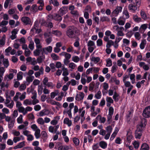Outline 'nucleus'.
<instances>
[{
  "label": "nucleus",
  "mask_w": 150,
  "mask_h": 150,
  "mask_svg": "<svg viewBox=\"0 0 150 150\" xmlns=\"http://www.w3.org/2000/svg\"><path fill=\"white\" fill-rule=\"evenodd\" d=\"M77 33V28L74 26H69L66 33L67 35L70 38H75Z\"/></svg>",
  "instance_id": "nucleus-1"
},
{
  "label": "nucleus",
  "mask_w": 150,
  "mask_h": 150,
  "mask_svg": "<svg viewBox=\"0 0 150 150\" xmlns=\"http://www.w3.org/2000/svg\"><path fill=\"white\" fill-rule=\"evenodd\" d=\"M135 3L132 2V4H130L128 6V10L134 13L140 7L142 0H135Z\"/></svg>",
  "instance_id": "nucleus-2"
},
{
  "label": "nucleus",
  "mask_w": 150,
  "mask_h": 150,
  "mask_svg": "<svg viewBox=\"0 0 150 150\" xmlns=\"http://www.w3.org/2000/svg\"><path fill=\"white\" fill-rule=\"evenodd\" d=\"M142 115L145 118H148L150 117V105L146 107L144 109Z\"/></svg>",
  "instance_id": "nucleus-3"
},
{
  "label": "nucleus",
  "mask_w": 150,
  "mask_h": 150,
  "mask_svg": "<svg viewBox=\"0 0 150 150\" xmlns=\"http://www.w3.org/2000/svg\"><path fill=\"white\" fill-rule=\"evenodd\" d=\"M22 21L24 23L25 25H32V23L30 18L28 17H23L21 19Z\"/></svg>",
  "instance_id": "nucleus-4"
},
{
  "label": "nucleus",
  "mask_w": 150,
  "mask_h": 150,
  "mask_svg": "<svg viewBox=\"0 0 150 150\" xmlns=\"http://www.w3.org/2000/svg\"><path fill=\"white\" fill-rule=\"evenodd\" d=\"M143 131L139 128L137 129L135 132V137L136 138L140 139L142 135Z\"/></svg>",
  "instance_id": "nucleus-5"
},
{
  "label": "nucleus",
  "mask_w": 150,
  "mask_h": 150,
  "mask_svg": "<svg viewBox=\"0 0 150 150\" xmlns=\"http://www.w3.org/2000/svg\"><path fill=\"white\" fill-rule=\"evenodd\" d=\"M62 16L60 14L59 15L57 13H54V20L60 22L62 19Z\"/></svg>",
  "instance_id": "nucleus-6"
},
{
  "label": "nucleus",
  "mask_w": 150,
  "mask_h": 150,
  "mask_svg": "<svg viewBox=\"0 0 150 150\" xmlns=\"http://www.w3.org/2000/svg\"><path fill=\"white\" fill-rule=\"evenodd\" d=\"M67 6H64L61 8H60L59 10L60 12V14L63 16L65 14L67 11Z\"/></svg>",
  "instance_id": "nucleus-7"
},
{
  "label": "nucleus",
  "mask_w": 150,
  "mask_h": 150,
  "mask_svg": "<svg viewBox=\"0 0 150 150\" xmlns=\"http://www.w3.org/2000/svg\"><path fill=\"white\" fill-rule=\"evenodd\" d=\"M54 118L55 119L52 120L51 122V124L53 125H56L58 123V121L60 119V116H56Z\"/></svg>",
  "instance_id": "nucleus-8"
},
{
  "label": "nucleus",
  "mask_w": 150,
  "mask_h": 150,
  "mask_svg": "<svg viewBox=\"0 0 150 150\" xmlns=\"http://www.w3.org/2000/svg\"><path fill=\"white\" fill-rule=\"evenodd\" d=\"M25 143L24 141L21 142L19 143L16 146H15L13 148L14 149L21 148L25 146Z\"/></svg>",
  "instance_id": "nucleus-9"
},
{
  "label": "nucleus",
  "mask_w": 150,
  "mask_h": 150,
  "mask_svg": "<svg viewBox=\"0 0 150 150\" xmlns=\"http://www.w3.org/2000/svg\"><path fill=\"white\" fill-rule=\"evenodd\" d=\"M149 145L146 143H144L142 145L140 150H149Z\"/></svg>",
  "instance_id": "nucleus-10"
},
{
  "label": "nucleus",
  "mask_w": 150,
  "mask_h": 150,
  "mask_svg": "<svg viewBox=\"0 0 150 150\" xmlns=\"http://www.w3.org/2000/svg\"><path fill=\"white\" fill-rule=\"evenodd\" d=\"M147 24H144L142 25L139 28V31L141 33H144L145 30L147 28Z\"/></svg>",
  "instance_id": "nucleus-11"
},
{
  "label": "nucleus",
  "mask_w": 150,
  "mask_h": 150,
  "mask_svg": "<svg viewBox=\"0 0 150 150\" xmlns=\"http://www.w3.org/2000/svg\"><path fill=\"white\" fill-rule=\"evenodd\" d=\"M42 138L44 142L46 141L47 138V135L46 132L45 131H42L41 132Z\"/></svg>",
  "instance_id": "nucleus-12"
},
{
  "label": "nucleus",
  "mask_w": 150,
  "mask_h": 150,
  "mask_svg": "<svg viewBox=\"0 0 150 150\" xmlns=\"http://www.w3.org/2000/svg\"><path fill=\"white\" fill-rule=\"evenodd\" d=\"M99 145L102 149H105L107 148V144L105 142L102 141L99 142Z\"/></svg>",
  "instance_id": "nucleus-13"
},
{
  "label": "nucleus",
  "mask_w": 150,
  "mask_h": 150,
  "mask_svg": "<svg viewBox=\"0 0 150 150\" xmlns=\"http://www.w3.org/2000/svg\"><path fill=\"white\" fill-rule=\"evenodd\" d=\"M50 4H52L54 6L57 7L59 5V2L57 0H50Z\"/></svg>",
  "instance_id": "nucleus-14"
},
{
  "label": "nucleus",
  "mask_w": 150,
  "mask_h": 150,
  "mask_svg": "<svg viewBox=\"0 0 150 150\" xmlns=\"http://www.w3.org/2000/svg\"><path fill=\"white\" fill-rule=\"evenodd\" d=\"M133 19L134 21L138 23L140 22L142 20L141 18L138 17L136 15H133Z\"/></svg>",
  "instance_id": "nucleus-15"
},
{
  "label": "nucleus",
  "mask_w": 150,
  "mask_h": 150,
  "mask_svg": "<svg viewBox=\"0 0 150 150\" xmlns=\"http://www.w3.org/2000/svg\"><path fill=\"white\" fill-rule=\"evenodd\" d=\"M100 21L102 22L105 21L109 22L110 21V19L107 16H103L100 17Z\"/></svg>",
  "instance_id": "nucleus-16"
},
{
  "label": "nucleus",
  "mask_w": 150,
  "mask_h": 150,
  "mask_svg": "<svg viewBox=\"0 0 150 150\" xmlns=\"http://www.w3.org/2000/svg\"><path fill=\"white\" fill-rule=\"evenodd\" d=\"M52 33L58 37L62 35L61 32L58 30H53L52 31Z\"/></svg>",
  "instance_id": "nucleus-17"
},
{
  "label": "nucleus",
  "mask_w": 150,
  "mask_h": 150,
  "mask_svg": "<svg viewBox=\"0 0 150 150\" xmlns=\"http://www.w3.org/2000/svg\"><path fill=\"white\" fill-rule=\"evenodd\" d=\"M35 131V132L34 135L36 138V139H38L40 136V130L39 129H36Z\"/></svg>",
  "instance_id": "nucleus-18"
},
{
  "label": "nucleus",
  "mask_w": 150,
  "mask_h": 150,
  "mask_svg": "<svg viewBox=\"0 0 150 150\" xmlns=\"http://www.w3.org/2000/svg\"><path fill=\"white\" fill-rule=\"evenodd\" d=\"M100 58L98 57H93L91 59V61L93 62L95 64H96L100 61Z\"/></svg>",
  "instance_id": "nucleus-19"
},
{
  "label": "nucleus",
  "mask_w": 150,
  "mask_h": 150,
  "mask_svg": "<svg viewBox=\"0 0 150 150\" xmlns=\"http://www.w3.org/2000/svg\"><path fill=\"white\" fill-rule=\"evenodd\" d=\"M119 96V94L115 92L114 93V95L112 97L114 99L115 102H117L119 100L118 97Z\"/></svg>",
  "instance_id": "nucleus-20"
},
{
  "label": "nucleus",
  "mask_w": 150,
  "mask_h": 150,
  "mask_svg": "<svg viewBox=\"0 0 150 150\" xmlns=\"http://www.w3.org/2000/svg\"><path fill=\"white\" fill-rule=\"evenodd\" d=\"M88 47H94L96 48V46L95 45L94 42L91 40L88 41L87 44Z\"/></svg>",
  "instance_id": "nucleus-21"
},
{
  "label": "nucleus",
  "mask_w": 150,
  "mask_h": 150,
  "mask_svg": "<svg viewBox=\"0 0 150 150\" xmlns=\"http://www.w3.org/2000/svg\"><path fill=\"white\" fill-rule=\"evenodd\" d=\"M41 51V50L36 49L33 52L34 55L35 56H39Z\"/></svg>",
  "instance_id": "nucleus-22"
},
{
  "label": "nucleus",
  "mask_w": 150,
  "mask_h": 150,
  "mask_svg": "<svg viewBox=\"0 0 150 150\" xmlns=\"http://www.w3.org/2000/svg\"><path fill=\"white\" fill-rule=\"evenodd\" d=\"M31 11L34 13L35 12L37 11V6L36 4L33 5L30 8Z\"/></svg>",
  "instance_id": "nucleus-23"
},
{
  "label": "nucleus",
  "mask_w": 150,
  "mask_h": 150,
  "mask_svg": "<svg viewBox=\"0 0 150 150\" xmlns=\"http://www.w3.org/2000/svg\"><path fill=\"white\" fill-rule=\"evenodd\" d=\"M34 78V76H29L26 77V80L28 83H30L33 81Z\"/></svg>",
  "instance_id": "nucleus-24"
},
{
  "label": "nucleus",
  "mask_w": 150,
  "mask_h": 150,
  "mask_svg": "<svg viewBox=\"0 0 150 150\" xmlns=\"http://www.w3.org/2000/svg\"><path fill=\"white\" fill-rule=\"evenodd\" d=\"M3 64L6 68H7L9 65V63L7 59H4Z\"/></svg>",
  "instance_id": "nucleus-25"
},
{
  "label": "nucleus",
  "mask_w": 150,
  "mask_h": 150,
  "mask_svg": "<svg viewBox=\"0 0 150 150\" xmlns=\"http://www.w3.org/2000/svg\"><path fill=\"white\" fill-rule=\"evenodd\" d=\"M48 110H47L44 109L40 111L39 112V115L40 116L42 117L44 115H47V114L45 113L46 112H48Z\"/></svg>",
  "instance_id": "nucleus-26"
},
{
  "label": "nucleus",
  "mask_w": 150,
  "mask_h": 150,
  "mask_svg": "<svg viewBox=\"0 0 150 150\" xmlns=\"http://www.w3.org/2000/svg\"><path fill=\"white\" fill-rule=\"evenodd\" d=\"M140 15L143 19L145 20L146 19V15L144 11H141L140 12Z\"/></svg>",
  "instance_id": "nucleus-27"
},
{
  "label": "nucleus",
  "mask_w": 150,
  "mask_h": 150,
  "mask_svg": "<svg viewBox=\"0 0 150 150\" xmlns=\"http://www.w3.org/2000/svg\"><path fill=\"white\" fill-rule=\"evenodd\" d=\"M28 47L31 50H33L34 48V42L32 40L30 41V44L29 45Z\"/></svg>",
  "instance_id": "nucleus-28"
},
{
  "label": "nucleus",
  "mask_w": 150,
  "mask_h": 150,
  "mask_svg": "<svg viewBox=\"0 0 150 150\" xmlns=\"http://www.w3.org/2000/svg\"><path fill=\"white\" fill-rule=\"evenodd\" d=\"M43 86L42 85H39L38 87V94L40 95L42 93V91L43 89Z\"/></svg>",
  "instance_id": "nucleus-29"
},
{
  "label": "nucleus",
  "mask_w": 150,
  "mask_h": 150,
  "mask_svg": "<svg viewBox=\"0 0 150 150\" xmlns=\"http://www.w3.org/2000/svg\"><path fill=\"white\" fill-rule=\"evenodd\" d=\"M63 72L62 73V75L64 76H66L68 75L69 73L68 71L67 68H64V67H63Z\"/></svg>",
  "instance_id": "nucleus-30"
},
{
  "label": "nucleus",
  "mask_w": 150,
  "mask_h": 150,
  "mask_svg": "<svg viewBox=\"0 0 150 150\" xmlns=\"http://www.w3.org/2000/svg\"><path fill=\"white\" fill-rule=\"evenodd\" d=\"M23 104L26 105H30L32 104V103L31 100L26 99L24 101Z\"/></svg>",
  "instance_id": "nucleus-31"
},
{
  "label": "nucleus",
  "mask_w": 150,
  "mask_h": 150,
  "mask_svg": "<svg viewBox=\"0 0 150 150\" xmlns=\"http://www.w3.org/2000/svg\"><path fill=\"white\" fill-rule=\"evenodd\" d=\"M134 37L136 39L139 40L141 38V35L138 32H135L134 33Z\"/></svg>",
  "instance_id": "nucleus-32"
},
{
  "label": "nucleus",
  "mask_w": 150,
  "mask_h": 150,
  "mask_svg": "<svg viewBox=\"0 0 150 150\" xmlns=\"http://www.w3.org/2000/svg\"><path fill=\"white\" fill-rule=\"evenodd\" d=\"M94 85L95 83L93 81L90 83V86L89 87V90L90 91L93 90Z\"/></svg>",
  "instance_id": "nucleus-33"
},
{
  "label": "nucleus",
  "mask_w": 150,
  "mask_h": 150,
  "mask_svg": "<svg viewBox=\"0 0 150 150\" xmlns=\"http://www.w3.org/2000/svg\"><path fill=\"white\" fill-rule=\"evenodd\" d=\"M101 93L100 91H99L95 96V97L97 99H99L101 98Z\"/></svg>",
  "instance_id": "nucleus-34"
},
{
  "label": "nucleus",
  "mask_w": 150,
  "mask_h": 150,
  "mask_svg": "<svg viewBox=\"0 0 150 150\" xmlns=\"http://www.w3.org/2000/svg\"><path fill=\"white\" fill-rule=\"evenodd\" d=\"M51 57L54 60H57L59 58L58 56L56 54L54 53H52L51 54Z\"/></svg>",
  "instance_id": "nucleus-35"
},
{
  "label": "nucleus",
  "mask_w": 150,
  "mask_h": 150,
  "mask_svg": "<svg viewBox=\"0 0 150 150\" xmlns=\"http://www.w3.org/2000/svg\"><path fill=\"white\" fill-rule=\"evenodd\" d=\"M58 93V91H56L55 92H52L50 93V97L52 99L54 98L56 96Z\"/></svg>",
  "instance_id": "nucleus-36"
},
{
  "label": "nucleus",
  "mask_w": 150,
  "mask_h": 150,
  "mask_svg": "<svg viewBox=\"0 0 150 150\" xmlns=\"http://www.w3.org/2000/svg\"><path fill=\"white\" fill-rule=\"evenodd\" d=\"M79 58L77 56L73 57L72 58V60L75 62H77L79 61Z\"/></svg>",
  "instance_id": "nucleus-37"
},
{
  "label": "nucleus",
  "mask_w": 150,
  "mask_h": 150,
  "mask_svg": "<svg viewBox=\"0 0 150 150\" xmlns=\"http://www.w3.org/2000/svg\"><path fill=\"white\" fill-rule=\"evenodd\" d=\"M73 142L74 143L76 146H78L79 143V139L76 137H74L73 139Z\"/></svg>",
  "instance_id": "nucleus-38"
},
{
  "label": "nucleus",
  "mask_w": 150,
  "mask_h": 150,
  "mask_svg": "<svg viewBox=\"0 0 150 150\" xmlns=\"http://www.w3.org/2000/svg\"><path fill=\"white\" fill-rule=\"evenodd\" d=\"M37 122L39 124L43 125L44 124L45 122L42 118H39L37 120Z\"/></svg>",
  "instance_id": "nucleus-39"
},
{
  "label": "nucleus",
  "mask_w": 150,
  "mask_h": 150,
  "mask_svg": "<svg viewBox=\"0 0 150 150\" xmlns=\"http://www.w3.org/2000/svg\"><path fill=\"white\" fill-rule=\"evenodd\" d=\"M97 45L98 47L101 46L103 45V41L101 39H98L97 41Z\"/></svg>",
  "instance_id": "nucleus-40"
},
{
  "label": "nucleus",
  "mask_w": 150,
  "mask_h": 150,
  "mask_svg": "<svg viewBox=\"0 0 150 150\" xmlns=\"http://www.w3.org/2000/svg\"><path fill=\"white\" fill-rule=\"evenodd\" d=\"M112 129L111 126L109 125L106 128V129L108 133L111 134L112 132Z\"/></svg>",
  "instance_id": "nucleus-41"
},
{
  "label": "nucleus",
  "mask_w": 150,
  "mask_h": 150,
  "mask_svg": "<svg viewBox=\"0 0 150 150\" xmlns=\"http://www.w3.org/2000/svg\"><path fill=\"white\" fill-rule=\"evenodd\" d=\"M114 28H115L116 30L117 31H118L119 30H120V31H122V30L123 31L124 30V28L123 27H121L119 28L118 25H116L114 26Z\"/></svg>",
  "instance_id": "nucleus-42"
},
{
  "label": "nucleus",
  "mask_w": 150,
  "mask_h": 150,
  "mask_svg": "<svg viewBox=\"0 0 150 150\" xmlns=\"http://www.w3.org/2000/svg\"><path fill=\"white\" fill-rule=\"evenodd\" d=\"M107 64H106V67H110L112 65V61L111 59H108V60H106Z\"/></svg>",
  "instance_id": "nucleus-43"
},
{
  "label": "nucleus",
  "mask_w": 150,
  "mask_h": 150,
  "mask_svg": "<svg viewBox=\"0 0 150 150\" xmlns=\"http://www.w3.org/2000/svg\"><path fill=\"white\" fill-rule=\"evenodd\" d=\"M112 115L108 114L107 115V121L108 122V124H110L112 121V120H111L112 118Z\"/></svg>",
  "instance_id": "nucleus-44"
},
{
  "label": "nucleus",
  "mask_w": 150,
  "mask_h": 150,
  "mask_svg": "<svg viewBox=\"0 0 150 150\" xmlns=\"http://www.w3.org/2000/svg\"><path fill=\"white\" fill-rule=\"evenodd\" d=\"M118 131H119V130H118L117 131V132H113V133L112 134V135L110 137V140L111 141H112L115 138V137L117 134L118 132Z\"/></svg>",
  "instance_id": "nucleus-45"
},
{
  "label": "nucleus",
  "mask_w": 150,
  "mask_h": 150,
  "mask_svg": "<svg viewBox=\"0 0 150 150\" xmlns=\"http://www.w3.org/2000/svg\"><path fill=\"white\" fill-rule=\"evenodd\" d=\"M117 68V67L116 64L113 65L111 68V71L112 73L115 72L116 71V68Z\"/></svg>",
  "instance_id": "nucleus-46"
},
{
  "label": "nucleus",
  "mask_w": 150,
  "mask_h": 150,
  "mask_svg": "<svg viewBox=\"0 0 150 150\" xmlns=\"http://www.w3.org/2000/svg\"><path fill=\"white\" fill-rule=\"evenodd\" d=\"M121 17L118 19L117 21V23L120 25H124L125 23V21L120 20V18H121Z\"/></svg>",
  "instance_id": "nucleus-47"
},
{
  "label": "nucleus",
  "mask_w": 150,
  "mask_h": 150,
  "mask_svg": "<svg viewBox=\"0 0 150 150\" xmlns=\"http://www.w3.org/2000/svg\"><path fill=\"white\" fill-rule=\"evenodd\" d=\"M76 66V64L73 62H71L69 64V67L73 69L75 68Z\"/></svg>",
  "instance_id": "nucleus-48"
},
{
  "label": "nucleus",
  "mask_w": 150,
  "mask_h": 150,
  "mask_svg": "<svg viewBox=\"0 0 150 150\" xmlns=\"http://www.w3.org/2000/svg\"><path fill=\"white\" fill-rule=\"evenodd\" d=\"M133 144L135 149H137L139 147V143L136 141H134L133 143Z\"/></svg>",
  "instance_id": "nucleus-49"
},
{
  "label": "nucleus",
  "mask_w": 150,
  "mask_h": 150,
  "mask_svg": "<svg viewBox=\"0 0 150 150\" xmlns=\"http://www.w3.org/2000/svg\"><path fill=\"white\" fill-rule=\"evenodd\" d=\"M8 23V21L4 20L0 23V26L2 27L3 26H5L7 25Z\"/></svg>",
  "instance_id": "nucleus-50"
},
{
  "label": "nucleus",
  "mask_w": 150,
  "mask_h": 150,
  "mask_svg": "<svg viewBox=\"0 0 150 150\" xmlns=\"http://www.w3.org/2000/svg\"><path fill=\"white\" fill-rule=\"evenodd\" d=\"M123 14L124 15H125L126 16V17L125 18L127 19L129 18V13L128 12L127 10H125L123 12Z\"/></svg>",
  "instance_id": "nucleus-51"
},
{
  "label": "nucleus",
  "mask_w": 150,
  "mask_h": 150,
  "mask_svg": "<svg viewBox=\"0 0 150 150\" xmlns=\"http://www.w3.org/2000/svg\"><path fill=\"white\" fill-rule=\"evenodd\" d=\"M114 112V108L112 107H110L109 109V114L113 115Z\"/></svg>",
  "instance_id": "nucleus-52"
},
{
  "label": "nucleus",
  "mask_w": 150,
  "mask_h": 150,
  "mask_svg": "<svg viewBox=\"0 0 150 150\" xmlns=\"http://www.w3.org/2000/svg\"><path fill=\"white\" fill-rule=\"evenodd\" d=\"M133 33L131 30L128 32L126 34L127 36L129 38H130L133 35Z\"/></svg>",
  "instance_id": "nucleus-53"
},
{
  "label": "nucleus",
  "mask_w": 150,
  "mask_h": 150,
  "mask_svg": "<svg viewBox=\"0 0 150 150\" xmlns=\"http://www.w3.org/2000/svg\"><path fill=\"white\" fill-rule=\"evenodd\" d=\"M65 113H67L70 118H71L72 117V114L71 112V110H68L67 111H64L63 112L64 114Z\"/></svg>",
  "instance_id": "nucleus-54"
},
{
  "label": "nucleus",
  "mask_w": 150,
  "mask_h": 150,
  "mask_svg": "<svg viewBox=\"0 0 150 150\" xmlns=\"http://www.w3.org/2000/svg\"><path fill=\"white\" fill-rule=\"evenodd\" d=\"M41 107L39 105H37L34 107V109L36 111H38L41 109Z\"/></svg>",
  "instance_id": "nucleus-55"
},
{
  "label": "nucleus",
  "mask_w": 150,
  "mask_h": 150,
  "mask_svg": "<svg viewBox=\"0 0 150 150\" xmlns=\"http://www.w3.org/2000/svg\"><path fill=\"white\" fill-rule=\"evenodd\" d=\"M106 100L107 102L108 103H112L113 102V100L110 97H107L106 98Z\"/></svg>",
  "instance_id": "nucleus-56"
},
{
  "label": "nucleus",
  "mask_w": 150,
  "mask_h": 150,
  "mask_svg": "<svg viewBox=\"0 0 150 150\" xmlns=\"http://www.w3.org/2000/svg\"><path fill=\"white\" fill-rule=\"evenodd\" d=\"M26 88V86L24 84H21L20 86L19 90L20 91H21L25 89Z\"/></svg>",
  "instance_id": "nucleus-57"
},
{
  "label": "nucleus",
  "mask_w": 150,
  "mask_h": 150,
  "mask_svg": "<svg viewBox=\"0 0 150 150\" xmlns=\"http://www.w3.org/2000/svg\"><path fill=\"white\" fill-rule=\"evenodd\" d=\"M48 78L47 77H45L44 79L43 80V81H42V82L43 83V84H44V85L45 86L47 84L48 82Z\"/></svg>",
  "instance_id": "nucleus-58"
},
{
  "label": "nucleus",
  "mask_w": 150,
  "mask_h": 150,
  "mask_svg": "<svg viewBox=\"0 0 150 150\" xmlns=\"http://www.w3.org/2000/svg\"><path fill=\"white\" fill-rule=\"evenodd\" d=\"M147 120L145 118H142L141 120V123L146 126L147 124Z\"/></svg>",
  "instance_id": "nucleus-59"
},
{
  "label": "nucleus",
  "mask_w": 150,
  "mask_h": 150,
  "mask_svg": "<svg viewBox=\"0 0 150 150\" xmlns=\"http://www.w3.org/2000/svg\"><path fill=\"white\" fill-rule=\"evenodd\" d=\"M31 53L30 51L29 50V49L28 50H25V55L26 57H28L29 56L30 54Z\"/></svg>",
  "instance_id": "nucleus-60"
},
{
  "label": "nucleus",
  "mask_w": 150,
  "mask_h": 150,
  "mask_svg": "<svg viewBox=\"0 0 150 150\" xmlns=\"http://www.w3.org/2000/svg\"><path fill=\"white\" fill-rule=\"evenodd\" d=\"M6 76H7V77L9 80L12 79L14 76L13 74L12 73H10L8 75H6Z\"/></svg>",
  "instance_id": "nucleus-61"
},
{
  "label": "nucleus",
  "mask_w": 150,
  "mask_h": 150,
  "mask_svg": "<svg viewBox=\"0 0 150 150\" xmlns=\"http://www.w3.org/2000/svg\"><path fill=\"white\" fill-rule=\"evenodd\" d=\"M122 141V140L119 137H117L115 140V142L116 143L118 144H121V142Z\"/></svg>",
  "instance_id": "nucleus-62"
},
{
  "label": "nucleus",
  "mask_w": 150,
  "mask_h": 150,
  "mask_svg": "<svg viewBox=\"0 0 150 150\" xmlns=\"http://www.w3.org/2000/svg\"><path fill=\"white\" fill-rule=\"evenodd\" d=\"M20 140L21 138L19 137H15L13 138V140L15 143H16L17 142L20 141Z\"/></svg>",
  "instance_id": "nucleus-63"
},
{
  "label": "nucleus",
  "mask_w": 150,
  "mask_h": 150,
  "mask_svg": "<svg viewBox=\"0 0 150 150\" xmlns=\"http://www.w3.org/2000/svg\"><path fill=\"white\" fill-rule=\"evenodd\" d=\"M105 104V101L104 98H103L100 102L99 105L100 106H103Z\"/></svg>",
  "instance_id": "nucleus-64"
}]
</instances>
